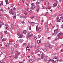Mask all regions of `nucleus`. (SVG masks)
Wrapping results in <instances>:
<instances>
[{
  "label": "nucleus",
  "mask_w": 63,
  "mask_h": 63,
  "mask_svg": "<svg viewBox=\"0 0 63 63\" xmlns=\"http://www.w3.org/2000/svg\"><path fill=\"white\" fill-rule=\"evenodd\" d=\"M40 5H38L37 6V8H38V9L36 10V11H37V12L38 13L39 11V9H40Z\"/></svg>",
  "instance_id": "f257e3e1"
},
{
  "label": "nucleus",
  "mask_w": 63,
  "mask_h": 63,
  "mask_svg": "<svg viewBox=\"0 0 63 63\" xmlns=\"http://www.w3.org/2000/svg\"><path fill=\"white\" fill-rule=\"evenodd\" d=\"M58 29L57 28L56 30L54 31V32H55L56 34L59 32V31H58Z\"/></svg>",
  "instance_id": "f03ea898"
},
{
  "label": "nucleus",
  "mask_w": 63,
  "mask_h": 63,
  "mask_svg": "<svg viewBox=\"0 0 63 63\" xmlns=\"http://www.w3.org/2000/svg\"><path fill=\"white\" fill-rule=\"evenodd\" d=\"M58 29L57 28L56 30L54 31V32H55L56 34L59 32V31H58Z\"/></svg>",
  "instance_id": "7ed1b4c3"
},
{
  "label": "nucleus",
  "mask_w": 63,
  "mask_h": 63,
  "mask_svg": "<svg viewBox=\"0 0 63 63\" xmlns=\"http://www.w3.org/2000/svg\"><path fill=\"white\" fill-rule=\"evenodd\" d=\"M44 54L42 53L41 56V59H43V58H44Z\"/></svg>",
  "instance_id": "20e7f679"
},
{
  "label": "nucleus",
  "mask_w": 63,
  "mask_h": 63,
  "mask_svg": "<svg viewBox=\"0 0 63 63\" xmlns=\"http://www.w3.org/2000/svg\"><path fill=\"white\" fill-rule=\"evenodd\" d=\"M35 7H36V5H34L33 6H32L31 7L30 9H32V10H33V9H34V8H35Z\"/></svg>",
  "instance_id": "39448f33"
},
{
  "label": "nucleus",
  "mask_w": 63,
  "mask_h": 63,
  "mask_svg": "<svg viewBox=\"0 0 63 63\" xmlns=\"http://www.w3.org/2000/svg\"><path fill=\"white\" fill-rule=\"evenodd\" d=\"M63 34V33L60 32L58 34L57 36H62V35Z\"/></svg>",
  "instance_id": "423d86ee"
},
{
  "label": "nucleus",
  "mask_w": 63,
  "mask_h": 63,
  "mask_svg": "<svg viewBox=\"0 0 63 63\" xmlns=\"http://www.w3.org/2000/svg\"><path fill=\"white\" fill-rule=\"evenodd\" d=\"M57 3H54L53 4V6H52V7L53 8H54L55 7H56V6H57Z\"/></svg>",
  "instance_id": "0eeeda50"
},
{
  "label": "nucleus",
  "mask_w": 63,
  "mask_h": 63,
  "mask_svg": "<svg viewBox=\"0 0 63 63\" xmlns=\"http://www.w3.org/2000/svg\"><path fill=\"white\" fill-rule=\"evenodd\" d=\"M19 41L20 43H22L23 42V40L21 39L19 40Z\"/></svg>",
  "instance_id": "6e6552de"
},
{
  "label": "nucleus",
  "mask_w": 63,
  "mask_h": 63,
  "mask_svg": "<svg viewBox=\"0 0 63 63\" xmlns=\"http://www.w3.org/2000/svg\"><path fill=\"white\" fill-rule=\"evenodd\" d=\"M9 14H10L11 15H13V14H14L15 13L14 12L12 11H9Z\"/></svg>",
  "instance_id": "1a4fd4ad"
},
{
  "label": "nucleus",
  "mask_w": 63,
  "mask_h": 63,
  "mask_svg": "<svg viewBox=\"0 0 63 63\" xmlns=\"http://www.w3.org/2000/svg\"><path fill=\"white\" fill-rule=\"evenodd\" d=\"M56 33H55V32H54V33H53L52 36H56Z\"/></svg>",
  "instance_id": "9d476101"
},
{
  "label": "nucleus",
  "mask_w": 63,
  "mask_h": 63,
  "mask_svg": "<svg viewBox=\"0 0 63 63\" xmlns=\"http://www.w3.org/2000/svg\"><path fill=\"white\" fill-rule=\"evenodd\" d=\"M30 33L29 32H28L27 33V36L28 37H30Z\"/></svg>",
  "instance_id": "9b49d317"
},
{
  "label": "nucleus",
  "mask_w": 63,
  "mask_h": 63,
  "mask_svg": "<svg viewBox=\"0 0 63 63\" xmlns=\"http://www.w3.org/2000/svg\"><path fill=\"white\" fill-rule=\"evenodd\" d=\"M49 46V43H48L47 44H46L45 45V46L46 47H48Z\"/></svg>",
  "instance_id": "f8f14e48"
},
{
  "label": "nucleus",
  "mask_w": 63,
  "mask_h": 63,
  "mask_svg": "<svg viewBox=\"0 0 63 63\" xmlns=\"http://www.w3.org/2000/svg\"><path fill=\"white\" fill-rule=\"evenodd\" d=\"M14 57L16 59H17L18 58V56H17V55H16L14 56Z\"/></svg>",
  "instance_id": "ddd939ff"
},
{
  "label": "nucleus",
  "mask_w": 63,
  "mask_h": 63,
  "mask_svg": "<svg viewBox=\"0 0 63 63\" xmlns=\"http://www.w3.org/2000/svg\"><path fill=\"white\" fill-rule=\"evenodd\" d=\"M42 41V39H40L39 41L38 40H37V42L38 44H39L41 43V41Z\"/></svg>",
  "instance_id": "4468645a"
},
{
  "label": "nucleus",
  "mask_w": 63,
  "mask_h": 63,
  "mask_svg": "<svg viewBox=\"0 0 63 63\" xmlns=\"http://www.w3.org/2000/svg\"><path fill=\"white\" fill-rule=\"evenodd\" d=\"M35 24V23L33 22H32L31 23V25H34Z\"/></svg>",
  "instance_id": "2eb2a0df"
},
{
  "label": "nucleus",
  "mask_w": 63,
  "mask_h": 63,
  "mask_svg": "<svg viewBox=\"0 0 63 63\" xmlns=\"http://www.w3.org/2000/svg\"><path fill=\"white\" fill-rule=\"evenodd\" d=\"M23 33L25 35L26 34V33H27V31H26V30L24 31Z\"/></svg>",
  "instance_id": "dca6fc26"
},
{
  "label": "nucleus",
  "mask_w": 63,
  "mask_h": 63,
  "mask_svg": "<svg viewBox=\"0 0 63 63\" xmlns=\"http://www.w3.org/2000/svg\"><path fill=\"white\" fill-rule=\"evenodd\" d=\"M32 47H35V43H33L32 44Z\"/></svg>",
  "instance_id": "f3484780"
},
{
  "label": "nucleus",
  "mask_w": 63,
  "mask_h": 63,
  "mask_svg": "<svg viewBox=\"0 0 63 63\" xmlns=\"http://www.w3.org/2000/svg\"><path fill=\"white\" fill-rule=\"evenodd\" d=\"M47 50V48H46L44 49V51L45 52H46Z\"/></svg>",
  "instance_id": "a211bd4d"
},
{
  "label": "nucleus",
  "mask_w": 63,
  "mask_h": 63,
  "mask_svg": "<svg viewBox=\"0 0 63 63\" xmlns=\"http://www.w3.org/2000/svg\"><path fill=\"white\" fill-rule=\"evenodd\" d=\"M51 61L53 63H55V62H56V61H55L53 60L52 59H51Z\"/></svg>",
  "instance_id": "6ab92c4d"
},
{
  "label": "nucleus",
  "mask_w": 63,
  "mask_h": 63,
  "mask_svg": "<svg viewBox=\"0 0 63 63\" xmlns=\"http://www.w3.org/2000/svg\"><path fill=\"white\" fill-rule=\"evenodd\" d=\"M19 52H18V51L16 52V54L17 55H19Z\"/></svg>",
  "instance_id": "aec40b11"
},
{
  "label": "nucleus",
  "mask_w": 63,
  "mask_h": 63,
  "mask_svg": "<svg viewBox=\"0 0 63 63\" xmlns=\"http://www.w3.org/2000/svg\"><path fill=\"white\" fill-rule=\"evenodd\" d=\"M59 57H58L57 56H55L54 57L53 59H57V58H58Z\"/></svg>",
  "instance_id": "412c9836"
},
{
  "label": "nucleus",
  "mask_w": 63,
  "mask_h": 63,
  "mask_svg": "<svg viewBox=\"0 0 63 63\" xmlns=\"http://www.w3.org/2000/svg\"><path fill=\"white\" fill-rule=\"evenodd\" d=\"M5 2L6 4H9V1H8V0H6Z\"/></svg>",
  "instance_id": "4be33fe9"
},
{
  "label": "nucleus",
  "mask_w": 63,
  "mask_h": 63,
  "mask_svg": "<svg viewBox=\"0 0 63 63\" xmlns=\"http://www.w3.org/2000/svg\"><path fill=\"white\" fill-rule=\"evenodd\" d=\"M26 46V43H24L22 45V46L23 47H25Z\"/></svg>",
  "instance_id": "5701e85b"
},
{
  "label": "nucleus",
  "mask_w": 63,
  "mask_h": 63,
  "mask_svg": "<svg viewBox=\"0 0 63 63\" xmlns=\"http://www.w3.org/2000/svg\"><path fill=\"white\" fill-rule=\"evenodd\" d=\"M14 47H15L17 48L18 47V45L16 44L14 45Z\"/></svg>",
  "instance_id": "b1692460"
},
{
  "label": "nucleus",
  "mask_w": 63,
  "mask_h": 63,
  "mask_svg": "<svg viewBox=\"0 0 63 63\" xmlns=\"http://www.w3.org/2000/svg\"><path fill=\"white\" fill-rule=\"evenodd\" d=\"M22 17H23L24 18H26L27 17L26 16H23L21 17V18H22Z\"/></svg>",
  "instance_id": "393cba45"
},
{
  "label": "nucleus",
  "mask_w": 63,
  "mask_h": 63,
  "mask_svg": "<svg viewBox=\"0 0 63 63\" xmlns=\"http://www.w3.org/2000/svg\"><path fill=\"white\" fill-rule=\"evenodd\" d=\"M11 51L12 52H13L14 51V48H11Z\"/></svg>",
  "instance_id": "a878e982"
},
{
  "label": "nucleus",
  "mask_w": 63,
  "mask_h": 63,
  "mask_svg": "<svg viewBox=\"0 0 63 63\" xmlns=\"http://www.w3.org/2000/svg\"><path fill=\"white\" fill-rule=\"evenodd\" d=\"M46 5H49V3H48V2L47 1L46 2Z\"/></svg>",
  "instance_id": "bb28decb"
},
{
  "label": "nucleus",
  "mask_w": 63,
  "mask_h": 63,
  "mask_svg": "<svg viewBox=\"0 0 63 63\" xmlns=\"http://www.w3.org/2000/svg\"><path fill=\"white\" fill-rule=\"evenodd\" d=\"M22 34H21L20 35V36L19 37V38H22Z\"/></svg>",
  "instance_id": "cd10ccee"
},
{
  "label": "nucleus",
  "mask_w": 63,
  "mask_h": 63,
  "mask_svg": "<svg viewBox=\"0 0 63 63\" xmlns=\"http://www.w3.org/2000/svg\"><path fill=\"white\" fill-rule=\"evenodd\" d=\"M10 45V46H12L13 45V42H10L9 43Z\"/></svg>",
  "instance_id": "c85d7f7f"
},
{
  "label": "nucleus",
  "mask_w": 63,
  "mask_h": 63,
  "mask_svg": "<svg viewBox=\"0 0 63 63\" xmlns=\"http://www.w3.org/2000/svg\"><path fill=\"white\" fill-rule=\"evenodd\" d=\"M54 1L56 4H57L58 3V1H57V0H55Z\"/></svg>",
  "instance_id": "c756f323"
},
{
  "label": "nucleus",
  "mask_w": 63,
  "mask_h": 63,
  "mask_svg": "<svg viewBox=\"0 0 63 63\" xmlns=\"http://www.w3.org/2000/svg\"><path fill=\"white\" fill-rule=\"evenodd\" d=\"M11 26L12 28H14V25L11 24Z\"/></svg>",
  "instance_id": "7c9ffc66"
},
{
  "label": "nucleus",
  "mask_w": 63,
  "mask_h": 63,
  "mask_svg": "<svg viewBox=\"0 0 63 63\" xmlns=\"http://www.w3.org/2000/svg\"><path fill=\"white\" fill-rule=\"evenodd\" d=\"M2 40L3 41H6L7 40V39L4 38L2 39Z\"/></svg>",
  "instance_id": "2f4dec72"
},
{
  "label": "nucleus",
  "mask_w": 63,
  "mask_h": 63,
  "mask_svg": "<svg viewBox=\"0 0 63 63\" xmlns=\"http://www.w3.org/2000/svg\"><path fill=\"white\" fill-rule=\"evenodd\" d=\"M30 62H33V60H29Z\"/></svg>",
  "instance_id": "473e14b6"
},
{
  "label": "nucleus",
  "mask_w": 63,
  "mask_h": 63,
  "mask_svg": "<svg viewBox=\"0 0 63 63\" xmlns=\"http://www.w3.org/2000/svg\"><path fill=\"white\" fill-rule=\"evenodd\" d=\"M13 53V52H12L11 53V55H10L9 56V57H12V54Z\"/></svg>",
  "instance_id": "72a5a7b5"
},
{
  "label": "nucleus",
  "mask_w": 63,
  "mask_h": 63,
  "mask_svg": "<svg viewBox=\"0 0 63 63\" xmlns=\"http://www.w3.org/2000/svg\"><path fill=\"white\" fill-rule=\"evenodd\" d=\"M4 34H7V31H5L4 32Z\"/></svg>",
  "instance_id": "f704fd0d"
},
{
  "label": "nucleus",
  "mask_w": 63,
  "mask_h": 63,
  "mask_svg": "<svg viewBox=\"0 0 63 63\" xmlns=\"http://www.w3.org/2000/svg\"><path fill=\"white\" fill-rule=\"evenodd\" d=\"M0 23L1 25H4V23H2V22H0Z\"/></svg>",
  "instance_id": "c9c22d12"
},
{
  "label": "nucleus",
  "mask_w": 63,
  "mask_h": 63,
  "mask_svg": "<svg viewBox=\"0 0 63 63\" xmlns=\"http://www.w3.org/2000/svg\"><path fill=\"white\" fill-rule=\"evenodd\" d=\"M8 29H9V28L8 27V26L6 27V30H8Z\"/></svg>",
  "instance_id": "e433bc0d"
},
{
  "label": "nucleus",
  "mask_w": 63,
  "mask_h": 63,
  "mask_svg": "<svg viewBox=\"0 0 63 63\" xmlns=\"http://www.w3.org/2000/svg\"><path fill=\"white\" fill-rule=\"evenodd\" d=\"M41 37V35H39L38 36V38H40Z\"/></svg>",
  "instance_id": "4c0bfd02"
},
{
  "label": "nucleus",
  "mask_w": 63,
  "mask_h": 63,
  "mask_svg": "<svg viewBox=\"0 0 63 63\" xmlns=\"http://www.w3.org/2000/svg\"><path fill=\"white\" fill-rule=\"evenodd\" d=\"M34 16H32L31 17V19H33V18H34Z\"/></svg>",
  "instance_id": "58836bf2"
},
{
  "label": "nucleus",
  "mask_w": 63,
  "mask_h": 63,
  "mask_svg": "<svg viewBox=\"0 0 63 63\" xmlns=\"http://www.w3.org/2000/svg\"><path fill=\"white\" fill-rule=\"evenodd\" d=\"M49 48H51L52 47H51V45H49Z\"/></svg>",
  "instance_id": "ea45409f"
},
{
  "label": "nucleus",
  "mask_w": 63,
  "mask_h": 63,
  "mask_svg": "<svg viewBox=\"0 0 63 63\" xmlns=\"http://www.w3.org/2000/svg\"><path fill=\"white\" fill-rule=\"evenodd\" d=\"M18 36H19V35H20V32H19L18 33H17Z\"/></svg>",
  "instance_id": "a19ab883"
},
{
  "label": "nucleus",
  "mask_w": 63,
  "mask_h": 63,
  "mask_svg": "<svg viewBox=\"0 0 63 63\" xmlns=\"http://www.w3.org/2000/svg\"><path fill=\"white\" fill-rule=\"evenodd\" d=\"M39 4V2L38 1H37V2H36V5H38Z\"/></svg>",
  "instance_id": "79ce46f5"
},
{
  "label": "nucleus",
  "mask_w": 63,
  "mask_h": 63,
  "mask_svg": "<svg viewBox=\"0 0 63 63\" xmlns=\"http://www.w3.org/2000/svg\"><path fill=\"white\" fill-rule=\"evenodd\" d=\"M47 61H48V60H47V59H45L44 60V62H46V61L47 62Z\"/></svg>",
  "instance_id": "37998d69"
},
{
  "label": "nucleus",
  "mask_w": 63,
  "mask_h": 63,
  "mask_svg": "<svg viewBox=\"0 0 63 63\" xmlns=\"http://www.w3.org/2000/svg\"><path fill=\"white\" fill-rule=\"evenodd\" d=\"M4 25L6 27H7V26H8V24H5Z\"/></svg>",
  "instance_id": "c03bdc74"
},
{
  "label": "nucleus",
  "mask_w": 63,
  "mask_h": 63,
  "mask_svg": "<svg viewBox=\"0 0 63 63\" xmlns=\"http://www.w3.org/2000/svg\"><path fill=\"white\" fill-rule=\"evenodd\" d=\"M29 29L30 30H31V27L30 26L29 27Z\"/></svg>",
  "instance_id": "a18cd8bd"
},
{
  "label": "nucleus",
  "mask_w": 63,
  "mask_h": 63,
  "mask_svg": "<svg viewBox=\"0 0 63 63\" xmlns=\"http://www.w3.org/2000/svg\"><path fill=\"white\" fill-rule=\"evenodd\" d=\"M0 17L1 18H3V16L0 15Z\"/></svg>",
  "instance_id": "49530a36"
},
{
  "label": "nucleus",
  "mask_w": 63,
  "mask_h": 63,
  "mask_svg": "<svg viewBox=\"0 0 63 63\" xmlns=\"http://www.w3.org/2000/svg\"><path fill=\"white\" fill-rule=\"evenodd\" d=\"M55 16H56L57 15V13H55L54 15Z\"/></svg>",
  "instance_id": "de8ad7c7"
},
{
  "label": "nucleus",
  "mask_w": 63,
  "mask_h": 63,
  "mask_svg": "<svg viewBox=\"0 0 63 63\" xmlns=\"http://www.w3.org/2000/svg\"><path fill=\"white\" fill-rule=\"evenodd\" d=\"M38 29V25L36 26V30H37Z\"/></svg>",
  "instance_id": "09e8293b"
},
{
  "label": "nucleus",
  "mask_w": 63,
  "mask_h": 63,
  "mask_svg": "<svg viewBox=\"0 0 63 63\" xmlns=\"http://www.w3.org/2000/svg\"><path fill=\"white\" fill-rule=\"evenodd\" d=\"M40 60V58H38L36 59V60L37 61H39Z\"/></svg>",
  "instance_id": "8fccbe9b"
},
{
  "label": "nucleus",
  "mask_w": 63,
  "mask_h": 63,
  "mask_svg": "<svg viewBox=\"0 0 63 63\" xmlns=\"http://www.w3.org/2000/svg\"><path fill=\"white\" fill-rule=\"evenodd\" d=\"M32 6H34V3H32Z\"/></svg>",
  "instance_id": "3c124183"
},
{
  "label": "nucleus",
  "mask_w": 63,
  "mask_h": 63,
  "mask_svg": "<svg viewBox=\"0 0 63 63\" xmlns=\"http://www.w3.org/2000/svg\"><path fill=\"white\" fill-rule=\"evenodd\" d=\"M61 28H62V29H63V24L62 25Z\"/></svg>",
  "instance_id": "603ef678"
},
{
  "label": "nucleus",
  "mask_w": 63,
  "mask_h": 63,
  "mask_svg": "<svg viewBox=\"0 0 63 63\" xmlns=\"http://www.w3.org/2000/svg\"><path fill=\"white\" fill-rule=\"evenodd\" d=\"M13 10L14 11H15V10H16V7H14V8L13 9Z\"/></svg>",
  "instance_id": "864d4df0"
},
{
  "label": "nucleus",
  "mask_w": 63,
  "mask_h": 63,
  "mask_svg": "<svg viewBox=\"0 0 63 63\" xmlns=\"http://www.w3.org/2000/svg\"><path fill=\"white\" fill-rule=\"evenodd\" d=\"M30 37H31L32 36H33V34H30Z\"/></svg>",
  "instance_id": "5fc2aeb1"
},
{
  "label": "nucleus",
  "mask_w": 63,
  "mask_h": 63,
  "mask_svg": "<svg viewBox=\"0 0 63 63\" xmlns=\"http://www.w3.org/2000/svg\"><path fill=\"white\" fill-rule=\"evenodd\" d=\"M20 16V14H18L17 15V16Z\"/></svg>",
  "instance_id": "6e6d98bb"
},
{
  "label": "nucleus",
  "mask_w": 63,
  "mask_h": 63,
  "mask_svg": "<svg viewBox=\"0 0 63 63\" xmlns=\"http://www.w3.org/2000/svg\"><path fill=\"white\" fill-rule=\"evenodd\" d=\"M10 6L11 7H13V5H12V4H10Z\"/></svg>",
  "instance_id": "4d7b16f0"
},
{
  "label": "nucleus",
  "mask_w": 63,
  "mask_h": 63,
  "mask_svg": "<svg viewBox=\"0 0 63 63\" xmlns=\"http://www.w3.org/2000/svg\"><path fill=\"white\" fill-rule=\"evenodd\" d=\"M22 55L24 56L25 55V53H22Z\"/></svg>",
  "instance_id": "13d9d810"
},
{
  "label": "nucleus",
  "mask_w": 63,
  "mask_h": 63,
  "mask_svg": "<svg viewBox=\"0 0 63 63\" xmlns=\"http://www.w3.org/2000/svg\"><path fill=\"white\" fill-rule=\"evenodd\" d=\"M15 28H17V26H15Z\"/></svg>",
  "instance_id": "bf43d9fd"
},
{
  "label": "nucleus",
  "mask_w": 63,
  "mask_h": 63,
  "mask_svg": "<svg viewBox=\"0 0 63 63\" xmlns=\"http://www.w3.org/2000/svg\"><path fill=\"white\" fill-rule=\"evenodd\" d=\"M47 24L46 23H45V25H46V26H47Z\"/></svg>",
  "instance_id": "052dcab7"
},
{
  "label": "nucleus",
  "mask_w": 63,
  "mask_h": 63,
  "mask_svg": "<svg viewBox=\"0 0 63 63\" xmlns=\"http://www.w3.org/2000/svg\"><path fill=\"white\" fill-rule=\"evenodd\" d=\"M58 19H59V18H58V17H57L56 18V20H58Z\"/></svg>",
  "instance_id": "680f3d73"
},
{
  "label": "nucleus",
  "mask_w": 63,
  "mask_h": 63,
  "mask_svg": "<svg viewBox=\"0 0 63 63\" xmlns=\"http://www.w3.org/2000/svg\"><path fill=\"white\" fill-rule=\"evenodd\" d=\"M31 54H33V52L32 51L31 52Z\"/></svg>",
  "instance_id": "e2e57ef3"
},
{
  "label": "nucleus",
  "mask_w": 63,
  "mask_h": 63,
  "mask_svg": "<svg viewBox=\"0 0 63 63\" xmlns=\"http://www.w3.org/2000/svg\"><path fill=\"white\" fill-rule=\"evenodd\" d=\"M51 61V59H50L48 61V62H50Z\"/></svg>",
  "instance_id": "0e129e2a"
},
{
  "label": "nucleus",
  "mask_w": 63,
  "mask_h": 63,
  "mask_svg": "<svg viewBox=\"0 0 63 63\" xmlns=\"http://www.w3.org/2000/svg\"><path fill=\"white\" fill-rule=\"evenodd\" d=\"M39 51H40V50H37V51H36V52H39Z\"/></svg>",
  "instance_id": "69168bd1"
},
{
  "label": "nucleus",
  "mask_w": 63,
  "mask_h": 63,
  "mask_svg": "<svg viewBox=\"0 0 63 63\" xmlns=\"http://www.w3.org/2000/svg\"><path fill=\"white\" fill-rule=\"evenodd\" d=\"M51 43H54V41H52L51 42Z\"/></svg>",
  "instance_id": "338daca9"
},
{
  "label": "nucleus",
  "mask_w": 63,
  "mask_h": 63,
  "mask_svg": "<svg viewBox=\"0 0 63 63\" xmlns=\"http://www.w3.org/2000/svg\"><path fill=\"white\" fill-rule=\"evenodd\" d=\"M63 13L60 15V16H63Z\"/></svg>",
  "instance_id": "774afa93"
}]
</instances>
